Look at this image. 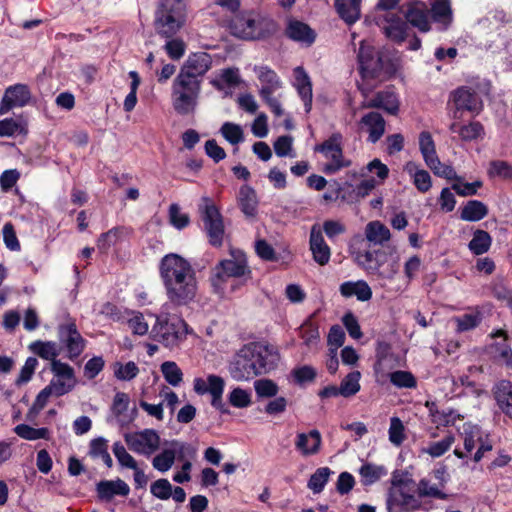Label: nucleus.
Segmentation results:
<instances>
[{
	"label": "nucleus",
	"instance_id": "1",
	"mask_svg": "<svg viewBox=\"0 0 512 512\" xmlns=\"http://www.w3.org/2000/svg\"><path fill=\"white\" fill-rule=\"evenodd\" d=\"M159 274L171 304L185 306L194 301L198 285L188 260L176 253L167 254L159 263Z\"/></svg>",
	"mask_w": 512,
	"mask_h": 512
},
{
	"label": "nucleus",
	"instance_id": "46",
	"mask_svg": "<svg viewBox=\"0 0 512 512\" xmlns=\"http://www.w3.org/2000/svg\"><path fill=\"white\" fill-rule=\"evenodd\" d=\"M454 442V435L449 433L440 441L431 442L427 447L423 448L421 452L431 456L432 458H438L449 451Z\"/></svg>",
	"mask_w": 512,
	"mask_h": 512
},
{
	"label": "nucleus",
	"instance_id": "12",
	"mask_svg": "<svg viewBox=\"0 0 512 512\" xmlns=\"http://www.w3.org/2000/svg\"><path fill=\"white\" fill-rule=\"evenodd\" d=\"M161 451L156 454L152 459V466L159 472H167L170 470L176 459L182 460L186 453H194L191 447L179 440H165L161 441Z\"/></svg>",
	"mask_w": 512,
	"mask_h": 512
},
{
	"label": "nucleus",
	"instance_id": "53",
	"mask_svg": "<svg viewBox=\"0 0 512 512\" xmlns=\"http://www.w3.org/2000/svg\"><path fill=\"white\" fill-rule=\"evenodd\" d=\"M14 432L25 440L49 439L50 432L47 428H34L27 424H19L14 428Z\"/></svg>",
	"mask_w": 512,
	"mask_h": 512
},
{
	"label": "nucleus",
	"instance_id": "39",
	"mask_svg": "<svg viewBox=\"0 0 512 512\" xmlns=\"http://www.w3.org/2000/svg\"><path fill=\"white\" fill-rule=\"evenodd\" d=\"M488 214L487 206L478 200L468 201L461 210V219L469 222L480 221Z\"/></svg>",
	"mask_w": 512,
	"mask_h": 512
},
{
	"label": "nucleus",
	"instance_id": "18",
	"mask_svg": "<svg viewBox=\"0 0 512 512\" xmlns=\"http://www.w3.org/2000/svg\"><path fill=\"white\" fill-rule=\"evenodd\" d=\"M212 58L206 52L192 53L188 56L178 74L192 80L200 78L211 68Z\"/></svg>",
	"mask_w": 512,
	"mask_h": 512
},
{
	"label": "nucleus",
	"instance_id": "47",
	"mask_svg": "<svg viewBox=\"0 0 512 512\" xmlns=\"http://www.w3.org/2000/svg\"><path fill=\"white\" fill-rule=\"evenodd\" d=\"M165 381L173 387L179 386L183 381V372L174 361H165L160 366Z\"/></svg>",
	"mask_w": 512,
	"mask_h": 512
},
{
	"label": "nucleus",
	"instance_id": "33",
	"mask_svg": "<svg viewBox=\"0 0 512 512\" xmlns=\"http://www.w3.org/2000/svg\"><path fill=\"white\" fill-rule=\"evenodd\" d=\"M255 71L258 79L262 84L260 95L273 94L281 87V82L273 70L269 69L268 67L261 66L255 68Z\"/></svg>",
	"mask_w": 512,
	"mask_h": 512
},
{
	"label": "nucleus",
	"instance_id": "9",
	"mask_svg": "<svg viewBox=\"0 0 512 512\" xmlns=\"http://www.w3.org/2000/svg\"><path fill=\"white\" fill-rule=\"evenodd\" d=\"M343 136L341 133H333L323 143L316 145L315 152H319L327 160L323 167V172L332 175L343 168L349 167L351 161L343 155Z\"/></svg>",
	"mask_w": 512,
	"mask_h": 512
},
{
	"label": "nucleus",
	"instance_id": "14",
	"mask_svg": "<svg viewBox=\"0 0 512 512\" xmlns=\"http://www.w3.org/2000/svg\"><path fill=\"white\" fill-rule=\"evenodd\" d=\"M388 507L398 506L405 510L417 509L420 505L415 496V487L410 480H399L392 483L387 500Z\"/></svg>",
	"mask_w": 512,
	"mask_h": 512
},
{
	"label": "nucleus",
	"instance_id": "43",
	"mask_svg": "<svg viewBox=\"0 0 512 512\" xmlns=\"http://www.w3.org/2000/svg\"><path fill=\"white\" fill-rule=\"evenodd\" d=\"M359 474L364 485H371L387 475V470L381 465L365 463L359 469Z\"/></svg>",
	"mask_w": 512,
	"mask_h": 512
},
{
	"label": "nucleus",
	"instance_id": "19",
	"mask_svg": "<svg viewBox=\"0 0 512 512\" xmlns=\"http://www.w3.org/2000/svg\"><path fill=\"white\" fill-rule=\"evenodd\" d=\"M363 108H380L389 114L395 115L399 110V101L392 89L376 93L372 98H366L362 103Z\"/></svg>",
	"mask_w": 512,
	"mask_h": 512
},
{
	"label": "nucleus",
	"instance_id": "29",
	"mask_svg": "<svg viewBox=\"0 0 512 512\" xmlns=\"http://www.w3.org/2000/svg\"><path fill=\"white\" fill-rule=\"evenodd\" d=\"M449 130L457 134L462 141H473L483 136L484 128L479 122L461 124L459 120H453Z\"/></svg>",
	"mask_w": 512,
	"mask_h": 512
},
{
	"label": "nucleus",
	"instance_id": "16",
	"mask_svg": "<svg viewBox=\"0 0 512 512\" xmlns=\"http://www.w3.org/2000/svg\"><path fill=\"white\" fill-rule=\"evenodd\" d=\"M377 25L385 36L394 42H403L407 36L408 24L401 15L385 12L377 18Z\"/></svg>",
	"mask_w": 512,
	"mask_h": 512
},
{
	"label": "nucleus",
	"instance_id": "32",
	"mask_svg": "<svg viewBox=\"0 0 512 512\" xmlns=\"http://www.w3.org/2000/svg\"><path fill=\"white\" fill-rule=\"evenodd\" d=\"M495 399L501 411L512 419V383L502 380L495 388Z\"/></svg>",
	"mask_w": 512,
	"mask_h": 512
},
{
	"label": "nucleus",
	"instance_id": "49",
	"mask_svg": "<svg viewBox=\"0 0 512 512\" xmlns=\"http://www.w3.org/2000/svg\"><path fill=\"white\" fill-rule=\"evenodd\" d=\"M399 273V263L397 260L386 262L385 259L377 266V271H374L372 275L376 276L382 281L381 286L384 287L387 281H392L395 276Z\"/></svg>",
	"mask_w": 512,
	"mask_h": 512
},
{
	"label": "nucleus",
	"instance_id": "52",
	"mask_svg": "<svg viewBox=\"0 0 512 512\" xmlns=\"http://www.w3.org/2000/svg\"><path fill=\"white\" fill-rule=\"evenodd\" d=\"M481 320L482 315L479 311L452 318V321L456 324V331L459 333L474 329L480 324Z\"/></svg>",
	"mask_w": 512,
	"mask_h": 512
},
{
	"label": "nucleus",
	"instance_id": "11",
	"mask_svg": "<svg viewBox=\"0 0 512 512\" xmlns=\"http://www.w3.org/2000/svg\"><path fill=\"white\" fill-rule=\"evenodd\" d=\"M199 211L210 244L220 246L224 238V224L218 208L208 197H203Z\"/></svg>",
	"mask_w": 512,
	"mask_h": 512
},
{
	"label": "nucleus",
	"instance_id": "22",
	"mask_svg": "<svg viewBox=\"0 0 512 512\" xmlns=\"http://www.w3.org/2000/svg\"><path fill=\"white\" fill-rule=\"evenodd\" d=\"M96 492L100 500L108 502L115 496H128L130 493V487L120 478L115 480H102L96 484Z\"/></svg>",
	"mask_w": 512,
	"mask_h": 512
},
{
	"label": "nucleus",
	"instance_id": "28",
	"mask_svg": "<svg viewBox=\"0 0 512 512\" xmlns=\"http://www.w3.org/2000/svg\"><path fill=\"white\" fill-rule=\"evenodd\" d=\"M295 87L304 102L305 111L309 112L312 106V84L305 70L298 66L294 69Z\"/></svg>",
	"mask_w": 512,
	"mask_h": 512
},
{
	"label": "nucleus",
	"instance_id": "6",
	"mask_svg": "<svg viewBox=\"0 0 512 512\" xmlns=\"http://www.w3.org/2000/svg\"><path fill=\"white\" fill-rule=\"evenodd\" d=\"M358 61L364 78L384 80L396 71L394 62L386 53L375 50L373 46L365 41L361 42Z\"/></svg>",
	"mask_w": 512,
	"mask_h": 512
},
{
	"label": "nucleus",
	"instance_id": "20",
	"mask_svg": "<svg viewBox=\"0 0 512 512\" xmlns=\"http://www.w3.org/2000/svg\"><path fill=\"white\" fill-rule=\"evenodd\" d=\"M322 444L321 433L313 429L307 433H297L295 438V448L304 457L316 455L319 453Z\"/></svg>",
	"mask_w": 512,
	"mask_h": 512
},
{
	"label": "nucleus",
	"instance_id": "59",
	"mask_svg": "<svg viewBox=\"0 0 512 512\" xmlns=\"http://www.w3.org/2000/svg\"><path fill=\"white\" fill-rule=\"evenodd\" d=\"M331 470L327 467L318 468L314 474L311 475L308 481V488L314 493H320L327 483Z\"/></svg>",
	"mask_w": 512,
	"mask_h": 512
},
{
	"label": "nucleus",
	"instance_id": "35",
	"mask_svg": "<svg viewBox=\"0 0 512 512\" xmlns=\"http://www.w3.org/2000/svg\"><path fill=\"white\" fill-rule=\"evenodd\" d=\"M238 204L241 208V211L247 216V217H253L257 213V197L255 191L247 186L243 185L241 186L239 193H238Z\"/></svg>",
	"mask_w": 512,
	"mask_h": 512
},
{
	"label": "nucleus",
	"instance_id": "21",
	"mask_svg": "<svg viewBox=\"0 0 512 512\" xmlns=\"http://www.w3.org/2000/svg\"><path fill=\"white\" fill-rule=\"evenodd\" d=\"M406 6L404 13L406 20L420 31L427 32L430 29V24L426 4L422 1L413 0L409 1Z\"/></svg>",
	"mask_w": 512,
	"mask_h": 512
},
{
	"label": "nucleus",
	"instance_id": "15",
	"mask_svg": "<svg viewBox=\"0 0 512 512\" xmlns=\"http://www.w3.org/2000/svg\"><path fill=\"white\" fill-rule=\"evenodd\" d=\"M58 339L67 350L68 358H77L85 349L86 341L79 333L74 321L68 320L58 326Z\"/></svg>",
	"mask_w": 512,
	"mask_h": 512
},
{
	"label": "nucleus",
	"instance_id": "63",
	"mask_svg": "<svg viewBox=\"0 0 512 512\" xmlns=\"http://www.w3.org/2000/svg\"><path fill=\"white\" fill-rule=\"evenodd\" d=\"M239 81L240 78L238 69L227 68L223 69L219 74V78L213 79L211 83L214 87L221 89L222 83H225L228 86H235L239 83Z\"/></svg>",
	"mask_w": 512,
	"mask_h": 512
},
{
	"label": "nucleus",
	"instance_id": "50",
	"mask_svg": "<svg viewBox=\"0 0 512 512\" xmlns=\"http://www.w3.org/2000/svg\"><path fill=\"white\" fill-rule=\"evenodd\" d=\"M361 373L357 370L347 374L340 383L341 396L349 398L360 391Z\"/></svg>",
	"mask_w": 512,
	"mask_h": 512
},
{
	"label": "nucleus",
	"instance_id": "40",
	"mask_svg": "<svg viewBox=\"0 0 512 512\" xmlns=\"http://www.w3.org/2000/svg\"><path fill=\"white\" fill-rule=\"evenodd\" d=\"M30 349L33 353L45 360L51 362L57 361V356L60 354V347L53 341H35L30 344Z\"/></svg>",
	"mask_w": 512,
	"mask_h": 512
},
{
	"label": "nucleus",
	"instance_id": "57",
	"mask_svg": "<svg viewBox=\"0 0 512 512\" xmlns=\"http://www.w3.org/2000/svg\"><path fill=\"white\" fill-rule=\"evenodd\" d=\"M417 492L420 497H431L436 499H446L443 488L438 484L431 483L430 480L423 478L417 485Z\"/></svg>",
	"mask_w": 512,
	"mask_h": 512
},
{
	"label": "nucleus",
	"instance_id": "42",
	"mask_svg": "<svg viewBox=\"0 0 512 512\" xmlns=\"http://www.w3.org/2000/svg\"><path fill=\"white\" fill-rule=\"evenodd\" d=\"M419 149L426 165H431L436 162V158L438 156L436 153L435 143L429 132L423 131L420 133Z\"/></svg>",
	"mask_w": 512,
	"mask_h": 512
},
{
	"label": "nucleus",
	"instance_id": "2",
	"mask_svg": "<svg viewBox=\"0 0 512 512\" xmlns=\"http://www.w3.org/2000/svg\"><path fill=\"white\" fill-rule=\"evenodd\" d=\"M280 359L274 346L250 343L240 348L229 362L230 376L236 381H248L275 369Z\"/></svg>",
	"mask_w": 512,
	"mask_h": 512
},
{
	"label": "nucleus",
	"instance_id": "8",
	"mask_svg": "<svg viewBox=\"0 0 512 512\" xmlns=\"http://www.w3.org/2000/svg\"><path fill=\"white\" fill-rule=\"evenodd\" d=\"M152 334L155 340L172 349L185 340L188 334V325L179 317L157 316Z\"/></svg>",
	"mask_w": 512,
	"mask_h": 512
},
{
	"label": "nucleus",
	"instance_id": "4",
	"mask_svg": "<svg viewBox=\"0 0 512 512\" xmlns=\"http://www.w3.org/2000/svg\"><path fill=\"white\" fill-rule=\"evenodd\" d=\"M230 33L243 40L263 39L276 30L273 20L254 12L234 16L228 24Z\"/></svg>",
	"mask_w": 512,
	"mask_h": 512
},
{
	"label": "nucleus",
	"instance_id": "48",
	"mask_svg": "<svg viewBox=\"0 0 512 512\" xmlns=\"http://www.w3.org/2000/svg\"><path fill=\"white\" fill-rule=\"evenodd\" d=\"M434 21L447 27L452 21V11L448 0H434L431 7Z\"/></svg>",
	"mask_w": 512,
	"mask_h": 512
},
{
	"label": "nucleus",
	"instance_id": "64",
	"mask_svg": "<svg viewBox=\"0 0 512 512\" xmlns=\"http://www.w3.org/2000/svg\"><path fill=\"white\" fill-rule=\"evenodd\" d=\"M404 425L398 417L390 419V427L388 430L389 441L395 446H400L405 440Z\"/></svg>",
	"mask_w": 512,
	"mask_h": 512
},
{
	"label": "nucleus",
	"instance_id": "61",
	"mask_svg": "<svg viewBox=\"0 0 512 512\" xmlns=\"http://www.w3.org/2000/svg\"><path fill=\"white\" fill-rule=\"evenodd\" d=\"M254 389L258 397L271 398L278 394L279 387L271 379H259L254 382Z\"/></svg>",
	"mask_w": 512,
	"mask_h": 512
},
{
	"label": "nucleus",
	"instance_id": "56",
	"mask_svg": "<svg viewBox=\"0 0 512 512\" xmlns=\"http://www.w3.org/2000/svg\"><path fill=\"white\" fill-rule=\"evenodd\" d=\"M389 380L392 385L399 389H412L417 386V380L409 371L396 370L391 374Z\"/></svg>",
	"mask_w": 512,
	"mask_h": 512
},
{
	"label": "nucleus",
	"instance_id": "58",
	"mask_svg": "<svg viewBox=\"0 0 512 512\" xmlns=\"http://www.w3.org/2000/svg\"><path fill=\"white\" fill-rule=\"evenodd\" d=\"M112 451L121 467L133 470L138 466L136 459L127 451L121 442H115Z\"/></svg>",
	"mask_w": 512,
	"mask_h": 512
},
{
	"label": "nucleus",
	"instance_id": "54",
	"mask_svg": "<svg viewBox=\"0 0 512 512\" xmlns=\"http://www.w3.org/2000/svg\"><path fill=\"white\" fill-rule=\"evenodd\" d=\"M123 236V230L121 228H112L109 231L102 233L97 240V248L99 251L105 253L112 246L116 245Z\"/></svg>",
	"mask_w": 512,
	"mask_h": 512
},
{
	"label": "nucleus",
	"instance_id": "3",
	"mask_svg": "<svg viewBox=\"0 0 512 512\" xmlns=\"http://www.w3.org/2000/svg\"><path fill=\"white\" fill-rule=\"evenodd\" d=\"M185 0H159L154 13V28L158 35L172 38L186 23Z\"/></svg>",
	"mask_w": 512,
	"mask_h": 512
},
{
	"label": "nucleus",
	"instance_id": "13",
	"mask_svg": "<svg viewBox=\"0 0 512 512\" xmlns=\"http://www.w3.org/2000/svg\"><path fill=\"white\" fill-rule=\"evenodd\" d=\"M124 440L131 451L145 457L155 454L161 446L160 435L154 429L126 433Z\"/></svg>",
	"mask_w": 512,
	"mask_h": 512
},
{
	"label": "nucleus",
	"instance_id": "30",
	"mask_svg": "<svg viewBox=\"0 0 512 512\" xmlns=\"http://www.w3.org/2000/svg\"><path fill=\"white\" fill-rule=\"evenodd\" d=\"M404 170L410 175L413 184L419 192L425 193L431 189L432 179L430 174L426 170L420 169L417 163L413 161L407 162Z\"/></svg>",
	"mask_w": 512,
	"mask_h": 512
},
{
	"label": "nucleus",
	"instance_id": "41",
	"mask_svg": "<svg viewBox=\"0 0 512 512\" xmlns=\"http://www.w3.org/2000/svg\"><path fill=\"white\" fill-rule=\"evenodd\" d=\"M219 385H225L224 379L215 374H210L207 378L196 377L193 380V390L198 395L212 394L213 387Z\"/></svg>",
	"mask_w": 512,
	"mask_h": 512
},
{
	"label": "nucleus",
	"instance_id": "55",
	"mask_svg": "<svg viewBox=\"0 0 512 512\" xmlns=\"http://www.w3.org/2000/svg\"><path fill=\"white\" fill-rule=\"evenodd\" d=\"M220 133L231 145H238L244 141L243 129L238 124L225 122L220 128Z\"/></svg>",
	"mask_w": 512,
	"mask_h": 512
},
{
	"label": "nucleus",
	"instance_id": "24",
	"mask_svg": "<svg viewBox=\"0 0 512 512\" xmlns=\"http://www.w3.org/2000/svg\"><path fill=\"white\" fill-rule=\"evenodd\" d=\"M385 120L378 112L365 114L360 120V128L368 133V141L376 143L385 132Z\"/></svg>",
	"mask_w": 512,
	"mask_h": 512
},
{
	"label": "nucleus",
	"instance_id": "37",
	"mask_svg": "<svg viewBox=\"0 0 512 512\" xmlns=\"http://www.w3.org/2000/svg\"><path fill=\"white\" fill-rule=\"evenodd\" d=\"M355 260L362 269L372 275L374 271H377V266L381 263L383 257L379 250H366L364 252H356Z\"/></svg>",
	"mask_w": 512,
	"mask_h": 512
},
{
	"label": "nucleus",
	"instance_id": "7",
	"mask_svg": "<svg viewBox=\"0 0 512 512\" xmlns=\"http://www.w3.org/2000/svg\"><path fill=\"white\" fill-rule=\"evenodd\" d=\"M201 92V80H192L178 74L172 84V106L180 115H190L196 110Z\"/></svg>",
	"mask_w": 512,
	"mask_h": 512
},
{
	"label": "nucleus",
	"instance_id": "38",
	"mask_svg": "<svg viewBox=\"0 0 512 512\" xmlns=\"http://www.w3.org/2000/svg\"><path fill=\"white\" fill-rule=\"evenodd\" d=\"M426 406L429 407L432 422L437 425L453 426L457 421L461 420V415L452 409L438 410L434 403L430 405L428 402Z\"/></svg>",
	"mask_w": 512,
	"mask_h": 512
},
{
	"label": "nucleus",
	"instance_id": "26",
	"mask_svg": "<svg viewBox=\"0 0 512 512\" xmlns=\"http://www.w3.org/2000/svg\"><path fill=\"white\" fill-rule=\"evenodd\" d=\"M365 240L374 246H384L391 239V232L381 221L374 220L366 224Z\"/></svg>",
	"mask_w": 512,
	"mask_h": 512
},
{
	"label": "nucleus",
	"instance_id": "62",
	"mask_svg": "<svg viewBox=\"0 0 512 512\" xmlns=\"http://www.w3.org/2000/svg\"><path fill=\"white\" fill-rule=\"evenodd\" d=\"M129 76L132 81L130 84V92L126 96L123 107L126 112H131L137 104V90L140 85V78L136 71H130Z\"/></svg>",
	"mask_w": 512,
	"mask_h": 512
},
{
	"label": "nucleus",
	"instance_id": "44",
	"mask_svg": "<svg viewBox=\"0 0 512 512\" xmlns=\"http://www.w3.org/2000/svg\"><path fill=\"white\" fill-rule=\"evenodd\" d=\"M89 455L95 459H102L109 468L113 466V460L108 452V441L103 437L93 439L90 442Z\"/></svg>",
	"mask_w": 512,
	"mask_h": 512
},
{
	"label": "nucleus",
	"instance_id": "60",
	"mask_svg": "<svg viewBox=\"0 0 512 512\" xmlns=\"http://www.w3.org/2000/svg\"><path fill=\"white\" fill-rule=\"evenodd\" d=\"M139 373V368L135 362L129 361L125 364L117 362L114 365V375L122 381H130Z\"/></svg>",
	"mask_w": 512,
	"mask_h": 512
},
{
	"label": "nucleus",
	"instance_id": "51",
	"mask_svg": "<svg viewBox=\"0 0 512 512\" xmlns=\"http://www.w3.org/2000/svg\"><path fill=\"white\" fill-rule=\"evenodd\" d=\"M376 185L377 181L374 178L364 179L356 186L346 184V187L350 189L348 198L351 201H359L368 196Z\"/></svg>",
	"mask_w": 512,
	"mask_h": 512
},
{
	"label": "nucleus",
	"instance_id": "17",
	"mask_svg": "<svg viewBox=\"0 0 512 512\" xmlns=\"http://www.w3.org/2000/svg\"><path fill=\"white\" fill-rule=\"evenodd\" d=\"M31 100V91L25 84H15L5 89L0 101V115L8 113L13 108L26 106Z\"/></svg>",
	"mask_w": 512,
	"mask_h": 512
},
{
	"label": "nucleus",
	"instance_id": "23",
	"mask_svg": "<svg viewBox=\"0 0 512 512\" xmlns=\"http://www.w3.org/2000/svg\"><path fill=\"white\" fill-rule=\"evenodd\" d=\"M310 250L313 255V259L319 265H326L331 256L329 246L326 244L322 231L319 226L313 225L310 232Z\"/></svg>",
	"mask_w": 512,
	"mask_h": 512
},
{
	"label": "nucleus",
	"instance_id": "36",
	"mask_svg": "<svg viewBox=\"0 0 512 512\" xmlns=\"http://www.w3.org/2000/svg\"><path fill=\"white\" fill-rule=\"evenodd\" d=\"M335 7L339 16L347 23L353 24L360 17L358 0H336Z\"/></svg>",
	"mask_w": 512,
	"mask_h": 512
},
{
	"label": "nucleus",
	"instance_id": "31",
	"mask_svg": "<svg viewBox=\"0 0 512 512\" xmlns=\"http://www.w3.org/2000/svg\"><path fill=\"white\" fill-rule=\"evenodd\" d=\"M315 314L309 316L299 328V334L305 346L316 348L320 342L319 324L314 320Z\"/></svg>",
	"mask_w": 512,
	"mask_h": 512
},
{
	"label": "nucleus",
	"instance_id": "5",
	"mask_svg": "<svg viewBox=\"0 0 512 512\" xmlns=\"http://www.w3.org/2000/svg\"><path fill=\"white\" fill-rule=\"evenodd\" d=\"M251 271L247 265L245 254L239 250H232L230 257L220 261L212 270L211 284L214 290L223 294L229 279H248Z\"/></svg>",
	"mask_w": 512,
	"mask_h": 512
},
{
	"label": "nucleus",
	"instance_id": "25",
	"mask_svg": "<svg viewBox=\"0 0 512 512\" xmlns=\"http://www.w3.org/2000/svg\"><path fill=\"white\" fill-rule=\"evenodd\" d=\"M399 366L400 361L395 354L389 352L379 353L374 365L377 382L384 383Z\"/></svg>",
	"mask_w": 512,
	"mask_h": 512
},
{
	"label": "nucleus",
	"instance_id": "45",
	"mask_svg": "<svg viewBox=\"0 0 512 512\" xmlns=\"http://www.w3.org/2000/svg\"><path fill=\"white\" fill-rule=\"evenodd\" d=\"M491 243L492 238L488 232L484 230H476L468 244V247L473 254L482 255L490 249Z\"/></svg>",
	"mask_w": 512,
	"mask_h": 512
},
{
	"label": "nucleus",
	"instance_id": "27",
	"mask_svg": "<svg viewBox=\"0 0 512 512\" xmlns=\"http://www.w3.org/2000/svg\"><path fill=\"white\" fill-rule=\"evenodd\" d=\"M339 291L343 297L355 296L361 302L369 301L372 298V289L364 280L343 282Z\"/></svg>",
	"mask_w": 512,
	"mask_h": 512
},
{
	"label": "nucleus",
	"instance_id": "10",
	"mask_svg": "<svg viewBox=\"0 0 512 512\" xmlns=\"http://www.w3.org/2000/svg\"><path fill=\"white\" fill-rule=\"evenodd\" d=\"M448 106L450 107L449 115L451 119L460 120L463 111L479 114L483 108V103L475 91L462 86L450 93Z\"/></svg>",
	"mask_w": 512,
	"mask_h": 512
},
{
	"label": "nucleus",
	"instance_id": "34",
	"mask_svg": "<svg viewBox=\"0 0 512 512\" xmlns=\"http://www.w3.org/2000/svg\"><path fill=\"white\" fill-rule=\"evenodd\" d=\"M286 33L290 39L307 45L312 44L315 40L313 30L307 24L300 21H291L287 27Z\"/></svg>",
	"mask_w": 512,
	"mask_h": 512
}]
</instances>
